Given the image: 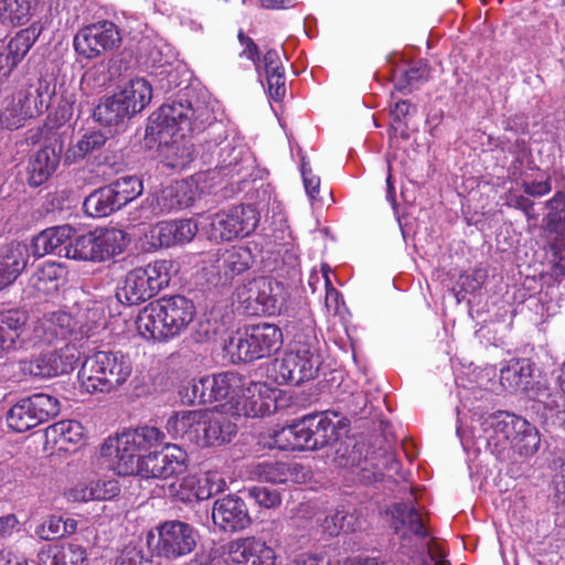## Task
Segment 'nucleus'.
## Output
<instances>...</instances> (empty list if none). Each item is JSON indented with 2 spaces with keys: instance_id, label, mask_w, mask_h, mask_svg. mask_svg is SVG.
Segmentation results:
<instances>
[{
  "instance_id": "obj_1",
  "label": "nucleus",
  "mask_w": 565,
  "mask_h": 565,
  "mask_svg": "<svg viewBox=\"0 0 565 565\" xmlns=\"http://www.w3.org/2000/svg\"><path fill=\"white\" fill-rule=\"evenodd\" d=\"M214 119L206 100L185 88L149 117L145 139L158 145L167 167L182 170L194 159L193 143L186 136L204 131Z\"/></svg>"
},
{
  "instance_id": "obj_2",
  "label": "nucleus",
  "mask_w": 565,
  "mask_h": 565,
  "mask_svg": "<svg viewBox=\"0 0 565 565\" xmlns=\"http://www.w3.org/2000/svg\"><path fill=\"white\" fill-rule=\"evenodd\" d=\"M195 313L191 299L182 295L164 296L143 307L136 326L145 339L166 342L183 334Z\"/></svg>"
},
{
  "instance_id": "obj_3",
  "label": "nucleus",
  "mask_w": 565,
  "mask_h": 565,
  "mask_svg": "<svg viewBox=\"0 0 565 565\" xmlns=\"http://www.w3.org/2000/svg\"><path fill=\"white\" fill-rule=\"evenodd\" d=\"M166 435L154 426H141L128 429L115 437H108L100 446V457L108 469L119 476L134 475L139 452L148 451L152 447L164 443Z\"/></svg>"
},
{
  "instance_id": "obj_4",
  "label": "nucleus",
  "mask_w": 565,
  "mask_h": 565,
  "mask_svg": "<svg viewBox=\"0 0 565 565\" xmlns=\"http://www.w3.org/2000/svg\"><path fill=\"white\" fill-rule=\"evenodd\" d=\"M131 374V362L120 352L97 351L82 363L78 371L81 387L89 393H109L121 386Z\"/></svg>"
},
{
  "instance_id": "obj_5",
  "label": "nucleus",
  "mask_w": 565,
  "mask_h": 565,
  "mask_svg": "<svg viewBox=\"0 0 565 565\" xmlns=\"http://www.w3.org/2000/svg\"><path fill=\"white\" fill-rule=\"evenodd\" d=\"M171 268L172 263L167 259L132 268L117 285L115 294L117 300L126 306L146 302L168 287Z\"/></svg>"
},
{
  "instance_id": "obj_6",
  "label": "nucleus",
  "mask_w": 565,
  "mask_h": 565,
  "mask_svg": "<svg viewBox=\"0 0 565 565\" xmlns=\"http://www.w3.org/2000/svg\"><path fill=\"white\" fill-rule=\"evenodd\" d=\"M282 345V332L273 323H257L243 332L231 335L224 343V351L233 363L253 362L268 358Z\"/></svg>"
},
{
  "instance_id": "obj_7",
  "label": "nucleus",
  "mask_w": 565,
  "mask_h": 565,
  "mask_svg": "<svg viewBox=\"0 0 565 565\" xmlns=\"http://www.w3.org/2000/svg\"><path fill=\"white\" fill-rule=\"evenodd\" d=\"M126 234L119 228H106L84 235L73 234L65 258L83 262H105L124 252Z\"/></svg>"
},
{
  "instance_id": "obj_8",
  "label": "nucleus",
  "mask_w": 565,
  "mask_h": 565,
  "mask_svg": "<svg viewBox=\"0 0 565 565\" xmlns=\"http://www.w3.org/2000/svg\"><path fill=\"white\" fill-rule=\"evenodd\" d=\"M345 465L354 468L364 483L381 481L386 472L394 476L401 469V462L392 451L381 447L370 451L364 443L354 444Z\"/></svg>"
},
{
  "instance_id": "obj_9",
  "label": "nucleus",
  "mask_w": 565,
  "mask_h": 565,
  "mask_svg": "<svg viewBox=\"0 0 565 565\" xmlns=\"http://www.w3.org/2000/svg\"><path fill=\"white\" fill-rule=\"evenodd\" d=\"M259 223V213L252 205H237L209 216L206 233L214 242L231 241L253 233Z\"/></svg>"
},
{
  "instance_id": "obj_10",
  "label": "nucleus",
  "mask_w": 565,
  "mask_h": 565,
  "mask_svg": "<svg viewBox=\"0 0 565 565\" xmlns=\"http://www.w3.org/2000/svg\"><path fill=\"white\" fill-rule=\"evenodd\" d=\"M60 413L56 397L39 393L18 401L7 413L8 426L23 433L50 420Z\"/></svg>"
},
{
  "instance_id": "obj_11",
  "label": "nucleus",
  "mask_w": 565,
  "mask_h": 565,
  "mask_svg": "<svg viewBox=\"0 0 565 565\" xmlns=\"http://www.w3.org/2000/svg\"><path fill=\"white\" fill-rule=\"evenodd\" d=\"M321 365L320 355L311 341H296L280 361L278 379L280 384L299 385L312 380Z\"/></svg>"
},
{
  "instance_id": "obj_12",
  "label": "nucleus",
  "mask_w": 565,
  "mask_h": 565,
  "mask_svg": "<svg viewBox=\"0 0 565 565\" xmlns=\"http://www.w3.org/2000/svg\"><path fill=\"white\" fill-rule=\"evenodd\" d=\"M201 159L223 177L238 175L248 170L252 156L247 147L235 139H224L221 142L209 141L204 146Z\"/></svg>"
},
{
  "instance_id": "obj_13",
  "label": "nucleus",
  "mask_w": 565,
  "mask_h": 565,
  "mask_svg": "<svg viewBox=\"0 0 565 565\" xmlns=\"http://www.w3.org/2000/svg\"><path fill=\"white\" fill-rule=\"evenodd\" d=\"M392 514L395 530L397 533L401 532V539L405 542L408 534H412L420 541L418 548L423 553L427 552V555L422 558V565H448L444 556L436 552L429 542H425L429 537V533L420 511L413 503H396Z\"/></svg>"
},
{
  "instance_id": "obj_14",
  "label": "nucleus",
  "mask_w": 565,
  "mask_h": 565,
  "mask_svg": "<svg viewBox=\"0 0 565 565\" xmlns=\"http://www.w3.org/2000/svg\"><path fill=\"white\" fill-rule=\"evenodd\" d=\"M189 466V456L174 444H167L160 451L139 458L134 475L146 479H167L183 473Z\"/></svg>"
},
{
  "instance_id": "obj_15",
  "label": "nucleus",
  "mask_w": 565,
  "mask_h": 565,
  "mask_svg": "<svg viewBox=\"0 0 565 565\" xmlns=\"http://www.w3.org/2000/svg\"><path fill=\"white\" fill-rule=\"evenodd\" d=\"M120 42L117 25L107 20L81 29L73 40L75 51L86 58H95L103 52L117 49Z\"/></svg>"
},
{
  "instance_id": "obj_16",
  "label": "nucleus",
  "mask_w": 565,
  "mask_h": 565,
  "mask_svg": "<svg viewBox=\"0 0 565 565\" xmlns=\"http://www.w3.org/2000/svg\"><path fill=\"white\" fill-rule=\"evenodd\" d=\"M547 209L543 226L554 237L550 242L553 255V270L556 277H565V192L557 191L545 202Z\"/></svg>"
},
{
  "instance_id": "obj_17",
  "label": "nucleus",
  "mask_w": 565,
  "mask_h": 565,
  "mask_svg": "<svg viewBox=\"0 0 565 565\" xmlns=\"http://www.w3.org/2000/svg\"><path fill=\"white\" fill-rule=\"evenodd\" d=\"M525 426V419L508 412L490 414L481 422V428L487 439L488 447L499 458H504V452L511 447L513 437Z\"/></svg>"
},
{
  "instance_id": "obj_18",
  "label": "nucleus",
  "mask_w": 565,
  "mask_h": 565,
  "mask_svg": "<svg viewBox=\"0 0 565 565\" xmlns=\"http://www.w3.org/2000/svg\"><path fill=\"white\" fill-rule=\"evenodd\" d=\"M157 531L158 556L177 558L191 553L196 545V531L185 522L166 521L157 527Z\"/></svg>"
},
{
  "instance_id": "obj_19",
  "label": "nucleus",
  "mask_w": 565,
  "mask_h": 565,
  "mask_svg": "<svg viewBox=\"0 0 565 565\" xmlns=\"http://www.w3.org/2000/svg\"><path fill=\"white\" fill-rule=\"evenodd\" d=\"M78 356L74 347L65 345L60 350L42 352L21 362V371L34 377H54L70 373Z\"/></svg>"
},
{
  "instance_id": "obj_20",
  "label": "nucleus",
  "mask_w": 565,
  "mask_h": 565,
  "mask_svg": "<svg viewBox=\"0 0 565 565\" xmlns=\"http://www.w3.org/2000/svg\"><path fill=\"white\" fill-rule=\"evenodd\" d=\"M276 553L255 536L232 541L227 547V565H275Z\"/></svg>"
},
{
  "instance_id": "obj_21",
  "label": "nucleus",
  "mask_w": 565,
  "mask_h": 565,
  "mask_svg": "<svg viewBox=\"0 0 565 565\" xmlns=\"http://www.w3.org/2000/svg\"><path fill=\"white\" fill-rule=\"evenodd\" d=\"M63 143L58 136L50 139L49 143L41 147L29 159L28 162V182L31 186H39L45 183L56 171Z\"/></svg>"
},
{
  "instance_id": "obj_22",
  "label": "nucleus",
  "mask_w": 565,
  "mask_h": 565,
  "mask_svg": "<svg viewBox=\"0 0 565 565\" xmlns=\"http://www.w3.org/2000/svg\"><path fill=\"white\" fill-rule=\"evenodd\" d=\"M198 446L212 447L230 443L236 435V424L222 412L201 409Z\"/></svg>"
},
{
  "instance_id": "obj_23",
  "label": "nucleus",
  "mask_w": 565,
  "mask_h": 565,
  "mask_svg": "<svg viewBox=\"0 0 565 565\" xmlns=\"http://www.w3.org/2000/svg\"><path fill=\"white\" fill-rule=\"evenodd\" d=\"M279 288L267 277H258L244 286L239 296L255 315H275L279 310V297L275 291Z\"/></svg>"
},
{
  "instance_id": "obj_24",
  "label": "nucleus",
  "mask_w": 565,
  "mask_h": 565,
  "mask_svg": "<svg viewBox=\"0 0 565 565\" xmlns=\"http://www.w3.org/2000/svg\"><path fill=\"white\" fill-rule=\"evenodd\" d=\"M213 523L224 532H237L250 524L245 502L234 495H227L214 502L212 510Z\"/></svg>"
},
{
  "instance_id": "obj_25",
  "label": "nucleus",
  "mask_w": 565,
  "mask_h": 565,
  "mask_svg": "<svg viewBox=\"0 0 565 565\" xmlns=\"http://www.w3.org/2000/svg\"><path fill=\"white\" fill-rule=\"evenodd\" d=\"M274 394V390L266 383L247 381L234 408L237 414L246 417H263L270 414L271 407L275 406Z\"/></svg>"
},
{
  "instance_id": "obj_26",
  "label": "nucleus",
  "mask_w": 565,
  "mask_h": 565,
  "mask_svg": "<svg viewBox=\"0 0 565 565\" xmlns=\"http://www.w3.org/2000/svg\"><path fill=\"white\" fill-rule=\"evenodd\" d=\"M309 427L312 428L313 446L323 448L339 439L340 431L345 430L349 420L334 411L308 415Z\"/></svg>"
},
{
  "instance_id": "obj_27",
  "label": "nucleus",
  "mask_w": 565,
  "mask_h": 565,
  "mask_svg": "<svg viewBox=\"0 0 565 565\" xmlns=\"http://www.w3.org/2000/svg\"><path fill=\"white\" fill-rule=\"evenodd\" d=\"M65 276L66 270L62 265L45 262L32 273L24 291L32 297L53 295L64 284Z\"/></svg>"
},
{
  "instance_id": "obj_28",
  "label": "nucleus",
  "mask_w": 565,
  "mask_h": 565,
  "mask_svg": "<svg viewBox=\"0 0 565 565\" xmlns=\"http://www.w3.org/2000/svg\"><path fill=\"white\" fill-rule=\"evenodd\" d=\"M29 259L28 246L13 242L0 248V291L11 286L25 269Z\"/></svg>"
},
{
  "instance_id": "obj_29",
  "label": "nucleus",
  "mask_w": 565,
  "mask_h": 565,
  "mask_svg": "<svg viewBox=\"0 0 565 565\" xmlns=\"http://www.w3.org/2000/svg\"><path fill=\"white\" fill-rule=\"evenodd\" d=\"M74 233L75 228L70 225L46 228L32 239V254L39 258L47 254L65 257Z\"/></svg>"
},
{
  "instance_id": "obj_30",
  "label": "nucleus",
  "mask_w": 565,
  "mask_h": 565,
  "mask_svg": "<svg viewBox=\"0 0 565 565\" xmlns=\"http://www.w3.org/2000/svg\"><path fill=\"white\" fill-rule=\"evenodd\" d=\"M196 195L198 185L192 180H180L161 189L156 202L160 212H171L191 206Z\"/></svg>"
},
{
  "instance_id": "obj_31",
  "label": "nucleus",
  "mask_w": 565,
  "mask_h": 565,
  "mask_svg": "<svg viewBox=\"0 0 565 565\" xmlns=\"http://www.w3.org/2000/svg\"><path fill=\"white\" fill-rule=\"evenodd\" d=\"M55 94V85L46 78H36L24 90L20 92L18 106L24 110V115L34 118L43 114L50 107Z\"/></svg>"
},
{
  "instance_id": "obj_32",
  "label": "nucleus",
  "mask_w": 565,
  "mask_h": 565,
  "mask_svg": "<svg viewBox=\"0 0 565 565\" xmlns=\"http://www.w3.org/2000/svg\"><path fill=\"white\" fill-rule=\"evenodd\" d=\"M108 137L97 130L85 132L74 145H71L64 154V162L73 164L86 158H94L98 160V164L107 163L108 158L105 156L103 160L99 159L100 151L105 147Z\"/></svg>"
},
{
  "instance_id": "obj_33",
  "label": "nucleus",
  "mask_w": 565,
  "mask_h": 565,
  "mask_svg": "<svg viewBox=\"0 0 565 565\" xmlns=\"http://www.w3.org/2000/svg\"><path fill=\"white\" fill-rule=\"evenodd\" d=\"M28 313L18 308L0 310V353L15 350L25 329Z\"/></svg>"
},
{
  "instance_id": "obj_34",
  "label": "nucleus",
  "mask_w": 565,
  "mask_h": 565,
  "mask_svg": "<svg viewBox=\"0 0 565 565\" xmlns=\"http://www.w3.org/2000/svg\"><path fill=\"white\" fill-rule=\"evenodd\" d=\"M74 328L73 318L66 312H52L39 319L33 328L34 339L41 343H52L65 339Z\"/></svg>"
},
{
  "instance_id": "obj_35",
  "label": "nucleus",
  "mask_w": 565,
  "mask_h": 565,
  "mask_svg": "<svg viewBox=\"0 0 565 565\" xmlns=\"http://www.w3.org/2000/svg\"><path fill=\"white\" fill-rule=\"evenodd\" d=\"M198 232L196 224L191 220H177L159 223L152 231L160 246L170 247L177 244L189 243Z\"/></svg>"
},
{
  "instance_id": "obj_36",
  "label": "nucleus",
  "mask_w": 565,
  "mask_h": 565,
  "mask_svg": "<svg viewBox=\"0 0 565 565\" xmlns=\"http://www.w3.org/2000/svg\"><path fill=\"white\" fill-rule=\"evenodd\" d=\"M533 372L534 364L530 360H511L500 371V383L510 392L527 391Z\"/></svg>"
},
{
  "instance_id": "obj_37",
  "label": "nucleus",
  "mask_w": 565,
  "mask_h": 565,
  "mask_svg": "<svg viewBox=\"0 0 565 565\" xmlns=\"http://www.w3.org/2000/svg\"><path fill=\"white\" fill-rule=\"evenodd\" d=\"M201 417V409L178 412L168 419L166 428L173 438L198 445Z\"/></svg>"
},
{
  "instance_id": "obj_38",
  "label": "nucleus",
  "mask_w": 565,
  "mask_h": 565,
  "mask_svg": "<svg viewBox=\"0 0 565 565\" xmlns=\"http://www.w3.org/2000/svg\"><path fill=\"white\" fill-rule=\"evenodd\" d=\"M132 115L140 113L152 98V86L142 77L131 78L118 92Z\"/></svg>"
},
{
  "instance_id": "obj_39",
  "label": "nucleus",
  "mask_w": 565,
  "mask_h": 565,
  "mask_svg": "<svg viewBox=\"0 0 565 565\" xmlns=\"http://www.w3.org/2000/svg\"><path fill=\"white\" fill-rule=\"evenodd\" d=\"M131 116L125 99H121L118 93L106 97L94 110L95 119L105 126H117Z\"/></svg>"
},
{
  "instance_id": "obj_40",
  "label": "nucleus",
  "mask_w": 565,
  "mask_h": 565,
  "mask_svg": "<svg viewBox=\"0 0 565 565\" xmlns=\"http://www.w3.org/2000/svg\"><path fill=\"white\" fill-rule=\"evenodd\" d=\"M213 375L217 401H226L232 407H234L243 394V388L247 384V379L232 371L221 372Z\"/></svg>"
},
{
  "instance_id": "obj_41",
  "label": "nucleus",
  "mask_w": 565,
  "mask_h": 565,
  "mask_svg": "<svg viewBox=\"0 0 565 565\" xmlns=\"http://www.w3.org/2000/svg\"><path fill=\"white\" fill-rule=\"evenodd\" d=\"M86 215L95 218L105 217L119 210V205L109 186L93 191L83 203Z\"/></svg>"
},
{
  "instance_id": "obj_42",
  "label": "nucleus",
  "mask_w": 565,
  "mask_h": 565,
  "mask_svg": "<svg viewBox=\"0 0 565 565\" xmlns=\"http://www.w3.org/2000/svg\"><path fill=\"white\" fill-rule=\"evenodd\" d=\"M252 253L243 246H233L226 249L218 259V268L225 279H232L247 270L252 263Z\"/></svg>"
},
{
  "instance_id": "obj_43",
  "label": "nucleus",
  "mask_w": 565,
  "mask_h": 565,
  "mask_svg": "<svg viewBox=\"0 0 565 565\" xmlns=\"http://www.w3.org/2000/svg\"><path fill=\"white\" fill-rule=\"evenodd\" d=\"M249 477L263 482L286 483L292 479L294 471L284 462L263 461L252 466Z\"/></svg>"
},
{
  "instance_id": "obj_44",
  "label": "nucleus",
  "mask_w": 565,
  "mask_h": 565,
  "mask_svg": "<svg viewBox=\"0 0 565 565\" xmlns=\"http://www.w3.org/2000/svg\"><path fill=\"white\" fill-rule=\"evenodd\" d=\"M108 186L120 209L138 198L143 191L142 181L136 175L121 177Z\"/></svg>"
},
{
  "instance_id": "obj_45",
  "label": "nucleus",
  "mask_w": 565,
  "mask_h": 565,
  "mask_svg": "<svg viewBox=\"0 0 565 565\" xmlns=\"http://www.w3.org/2000/svg\"><path fill=\"white\" fill-rule=\"evenodd\" d=\"M540 445L541 437L537 428L525 419V426L513 437L510 448L522 457H532L537 452Z\"/></svg>"
},
{
  "instance_id": "obj_46",
  "label": "nucleus",
  "mask_w": 565,
  "mask_h": 565,
  "mask_svg": "<svg viewBox=\"0 0 565 565\" xmlns=\"http://www.w3.org/2000/svg\"><path fill=\"white\" fill-rule=\"evenodd\" d=\"M47 434L52 435L55 443L77 444L84 437V427L77 420H61L51 425Z\"/></svg>"
},
{
  "instance_id": "obj_47",
  "label": "nucleus",
  "mask_w": 565,
  "mask_h": 565,
  "mask_svg": "<svg viewBox=\"0 0 565 565\" xmlns=\"http://www.w3.org/2000/svg\"><path fill=\"white\" fill-rule=\"evenodd\" d=\"M2 14L12 24H25L35 8V0H2Z\"/></svg>"
},
{
  "instance_id": "obj_48",
  "label": "nucleus",
  "mask_w": 565,
  "mask_h": 565,
  "mask_svg": "<svg viewBox=\"0 0 565 565\" xmlns=\"http://www.w3.org/2000/svg\"><path fill=\"white\" fill-rule=\"evenodd\" d=\"M186 397L189 402L198 404L217 402L214 375H206L194 380L186 391Z\"/></svg>"
},
{
  "instance_id": "obj_49",
  "label": "nucleus",
  "mask_w": 565,
  "mask_h": 565,
  "mask_svg": "<svg viewBox=\"0 0 565 565\" xmlns=\"http://www.w3.org/2000/svg\"><path fill=\"white\" fill-rule=\"evenodd\" d=\"M34 41L33 32L29 29L19 31L9 41L7 46V60H11V66H18L34 44Z\"/></svg>"
},
{
  "instance_id": "obj_50",
  "label": "nucleus",
  "mask_w": 565,
  "mask_h": 565,
  "mask_svg": "<svg viewBox=\"0 0 565 565\" xmlns=\"http://www.w3.org/2000/svg\"><path fill=\"white\" fill-rule=\"evenodd\" d=\"M358 518L349 511L342 509L337 510L333 514L326 516L323 521V530L330 535L335 536L341 531L353 532L356 530Z\"/></svg>"
},
{
  "instance_id": "obj_51",
  "label": "nucleus",
  "mask_w": 565,
  "mask_h": 565,
  "mask_svg": "<svg viewBox=\"0 0 565 565\" xmlns=\"http://www.w3.org/2000/svg\"><path fill=\"white\" fill-rule=\"evenodd\" d=\"M170 494L183 503L201 501L199 479L196 476H186L177 483L169 487Z\"/></svg>"
},
{
  "instance_id": "obj_52",
  "label": "nucleus",
  "mask_w": 565,
  "mask_h": 565,
  "mask_svg": "<svg viewBox=\"0 0 565 565\" xmlns=\"http://www.w3.org/2000/svg\"><path fill=\"white\" fill-rule=\"evenodd\" d=\"M536 398L542 402L545 408H555L565 402V362L563 363L553 391L550 387L539 388Z\"/></svg>"
},
{
  "instance_id": "obj_53",
  "label": "nucleus",
  "mask_w": 565,
  "mask_h": 565,
  "mask_svg": "<svg viewBox=\"0 0 565 565\" xmlns=\"http://www.w3.org/2000/svg\"><path fill=\"white\" fill-rule=\"evenodd\" d=\"M115 565H160L159 556L145 552L141 547L126 546L117 556Z\"/></svg>"
},
{
  "instance_id": "obj_54",
  "label": "nucleus",
  "mask_w": 565,
  "mask_h": 565,
  "mask_svg": "<svg viewBox=\"0 0 565 565\" xmlns=\"http://www.w3.org/2000/svg\"><path fill=\"white\" fill-rule=\"evenodd\" d=\"M198 479L201 501L223 492L226 488L224 478L216 471H207Z\"/></svg>"
},
{
  "instance_id": "obj_55",
  "label": "nucleus",
  "mask_w": 565,
  "mask_h": 565,
  "mask_svg": "<svg viewBox=\"0 0 565 565\" xmlns=\"http://www.w3.org/2000/svg\"><path fill=\"white\" fill-rule=\"evenodd\" d=\"M247 497L255 501L262 508L271 509L276 508L281 503V498L279 492L274 489L255 486L247 488L246 490Z\"/></svg>"
},
{
  "instance_id": "obj_56",
  "label": "nucleus",
  "mask_w": 565,
  "mask_h": 565,
  "mask_svg": "<svg viewBox=\"0 0 565 565\" xmlns=\"http://www.w3.org/2000/svg\"><path fill=\"white\" fill-rule=\"evenodd\" d=\"M294 436V450H313L312 428L309 427L308 416L291 425Z\"/></svg>"
},
{
  "instance_id": "obj_57",
  "label": "nucleus",
  "mask_w": 565,
  "mask_h": 565,
  "mask_svg": "<svg viewBox=\"0 0 565 565\" xmlns=\"http://www.w3.org/2000/svg\"><path fill=\"white\" fill-rule=\"evenodd\" d=\"M330 268L322 267V280L326 290L324 307L330 315L337 316L340 312L341 306L344 305L341 294L333 287L330 277Z\"/></svg>"
},
{
  "instance_id": "obj_58",
  "label": "nucleus",
  "mask_w": 565,
  "mask_h": 565,
  "mask_svg": "<svg viewBox=\"0 0 565 565\" xmlns=\"http://www.w3.org/2000/svg\"><path fill=\"white\" fill-rule=\"evenodd\" d=\"M428 77V67L425 63H418L408 70H406L402 77L396 83V88L398 90H408L411 92V87L422 79H426Z\"/></svg>"
},
{
  "instance_id": "obj_59",
  "label": "nucleus",
  "mask_w": 565,
  "mask_h": 565,
  "mask_svg": "<svg viewBox=\"0 0 565 565\" xmlns=\"http://www.w3.org/2000/svg\"><path fill=\"white\" fill-rule=\"evenodd\" d=\"M94 500H110L120 492V487L115 479H98L90 481Z\"/></svg>"
},
{
  "instance_id": "obj_60",
  "label": "nucleus",
  "mask_w": 565,
  "mask_h": 565,
  "mask_svg": "<svg viewBox=\"0 0 565 565\" xmlns=\"http://www.w3.org/2000/svg\"><path fill=\"white\" fill-rule=\"evenodd\" d=\"M31 118L30 116L24 115V110L21 106H14L11 108H6L1 116L0 122L1 126L8 130H15L24 125V121Z\"/></svg>"
},
{
  "instance_id": "obj_61",
  "label": "nucleus",
  "mask_w": 565,
  "mask_h": 565,
  "mask_svg": "<svg viewBox=\"0 0 565 565\" xmlns=\"http://www.w3.org/2000/svg\"><path fill=\"white\" fill-rule=\"evenodd\" d=\"M237 39L239 44L243 46L242 52L239 53L241 57H246L252 61L257 70L260 73V57H259V47L255 43V41L246 35L242 30L238 31Z\"/></svg>"
},
{
  "instance_id": "obj_62",
  "label": "nucleus",
  "mask_w": 565,
  "mask_h": 565,
  "mask_svg": "<svg viewBox=\"0 0 565 565\" xmlns=\"http://www.w3.org/2000/svg\"><path fill=\"white\" fill-rule=\"evenodd\" d=\"M38 565H66L63 545H49L40 550Z\"/></svg>"
},
{
  "instance_id": "obj_63",
  "label": "nucleus",
  "mask_w": 565,
  "mask_h": 565,
  "mask_svg": "<svg viewBox=\"0 0 565 565\" xmlns=\"http://www.w3.org/2000/svg\"><path fill=\"white\" fill-rule=\"evenodd\" d=\"M270 441L267 443L269 448L280 450H294V436L291 425L281 427L269 436Z\"/></svg>"
},
{
  "instance_id": "obj_64",
  "label": "nucleus",
  "mask_w": 565,
  "mask_h": 565,
  "mask_svg": "<svg viewBox=\"0 0 565 565\" xmlns=\"http://www.w3.org/2000/svg\"><path fill=\"white\" fill-rule=\"evenodd\" d=\"M262 63L266 75V79L268 77H273L275 75L285 73L280 55L278 51L274 49L266 51V53L263 56V60L260 61V64Z\"/></svg>"
}]
</instances>
